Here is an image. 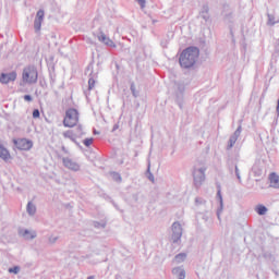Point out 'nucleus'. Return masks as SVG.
<instances>
[{
  "instance_id": "obj_38",
  "label": "nucleus",
  "mask_w": 279,
  "mask_h": 279,
  "mask_svg": "<svg viewBox=\"0 0 279 279\" xmlns=\"http://www.w3.org/2000/svg\"><path fill=\"white\" fill-rule=\"evenodd\" d=\"M72 143H74L77 147H80L82 149V145L78 144L77 140H75L74 137V141H72Z\"/></svg>"
},
{
  "instance_id": "obj_4",
  "label": "nucleus",
  "mask_w": 279,
  "mask_h": 279,
  "mask_svg": "<svg viewBox=\"0 0 279 279\" xmlns=\"http://www.w3.org/2000/svg\"><path fill=\"white\" fill-rule=\"evenodd\" d=\"M192 175H193V184L195 189H201L202 184L206 182V167L194 168Z\"/></svg>"
},
{
  "instance_id": "obj_9",
  "label": "nucleus",
  "mask_w": 279,
  "mask_h": 279,
  "mask_svg": "<svg viewBox=\"0 0 279 279\" xmlns=\"http://www.w3.org/2000/svg\"><path fill=\"white\" fill-rule=\"evenodd\" d=\"M241 132H243V128L240 124L238 129L234 131V133L230 136L227 145V150L232 149V147L236 145V141H239V136H241Z\"/></svg>"
},
{
  "instance_id": "obj_44",
  "label": "nucleus",
  "mask_w": 279,
  "mask_h": 279,
  "mask_svg": "<svg viewBox=\"0 0 279 279\" xmlns=\"http://www.w3.org/2000/svg\"><path fill=\"white\" fill-rule=\"evenodd\" d=\"M230 34H231L232 38H234V33L232 31H230Z\"/></svg>"
},
{
  "instance_id": "obj_21",
  "label": "nucleus",
  "mask_w": 279,
  "mask_h": 279,
  "mask_svg": "<svg viewBox=\"0 0 279 279\" xmlns=\"http://www.w3.org/2000/svg\"><path fill=\"white\" fill-rule=\"evenodd\" d=\"M267 206L263 205V204H258L255 207V213H257V215H259V217H263V215H267Z\"/></svg>"
},
{
  "instance_id": "obj_6",
  "label": "nucleus",
  "mask_w": 279,
  "mask_h": 279,
  "mask_svg": "<svg viewBox=\"0 0 279 279\" xmlns=\"http://www.w3.org/2000/svg\"><path fill=\"white\" fill-rule=\"evenodd\" d=\"M44 21H45V10L39 9L35 15V20H34L35 34H38L40 32V29H43Z\"/></svg>"
},
{
  "instance_id": "obj_39",
  "label": "nucleus",
  "mask_w": 279,
  "mask_h": 279,
  "mask_svg": "<svg viewBox=\"0 0 279 279\" xmlns=\"http://www.w3.org/2000/svg\"><path fill=\"white\" fill-rule=\"evenodd\" d=\"M160 45H161V47L166 48L167 47V40H161Z\"/></svg>"
},
{
  "instance_id": "obj_42",
  "label": "nucleus",
  "mask_w": 279,
  "mask_h": 279,
  "mask_svg": "<svg viewBox=\"0 0 279 279\" xmlns=\"http://www.w3.org/2000/svg\"><path fill=\"white\" fill-rule=\"evenodd\" d=\"M148 180H150V182H154V174L149 173Z\"/></svg>"
},
{
  "instance_id": "obj_3",
  "label": "nucleus",
  "mask_w": 279,
  "mask_h": 279,
  "mask_svg": "<svg viewBox=\"0 0 279 279\" xmlns=\"http://www.w3.org/2000/svg\"><path fill=\"white\" fill-rule=\"evenodd\" d=\"M77 123H80V111L75 108L68 109L63 119L64 128H75Z\"/></svg>"
},
{
  "instance_id": "obj_15",
  "label": "nucleus",
  "mask_w": 279,
  "mask_h": 279,
  "mask_svg": "<svg viewBox=\"0 0 279 279\" xmlns=\"http://www.w3.org/2000/svg\"><path fill=\"white\" fill-rule=\"evenodd\" d=\"M19 234L21 236H24V239H26L27 241H32V240L36 239V232L31 233V231L27 229H21L19 231Z\"/></svg>"
},
{
  "instance_id": "obj_35",
  "label": "nucleus",
  "mask_w": 279,
  "mask_h": 279,
  "mask_svg": "<svg viewBox=\"0 0 279 279\" xmlns=\"http://www.w3.org/2000/svg\"><path fill=\"white\" fill-rule=\"evenodd\" d=\"M58 239H59L58 236H50L49 238V243L53 244L58 241Z\"/></svg>"
},
{
  "instance_id": "obj_14",
  "label": "nucleus",
  "mask_w": 279,
  "mask_h": 279,
  "mask_svg": "<svg viewBox=\"0 0 279 279\" xmlns=\"http://www.w3.org/2000/svg\"><path fill=\"white\" fill-rule=\"evenodd\" d=\"M98 40L100 43H104V45H107V47H117V45H114V41H112V39H110L109 37L106 36V34L104 32H100L97 36Z\"/></svg>"
},
{
  "instance_id": "obj_18",
  "label": "nucleus",
  "mask_w": 279,
  "mask_h": 279,
  "mask_svg": "<svg viewBox=\"0 0 279 279\" xmlns=\"http://www.w3.org/2000/svg\"><path fill=\"white\" fill-rule=\"evenodd\" d=\"M0 158L4 160V162H8V160L11 158L10 150H8V148H5L2 144H0Z\"/></svg>"
},
{
  "instance_id": "obj_47",
  "label": "nucleus",
  "mask_w": 279,
  "mask_h": 279,
  "mask_svg": "<svg viewBox=\"0 0 279 279\" xmlns=\"http://www.w3.org/2000/svg\"><path fill=\"white\" fill-rule=\"evenodd\" d=\"M62 150H63V151H66V148L63 146V147H62Z\"/></svg>"
},
{
  "instance_id": "obj_28",
  "label": "nucleus",
  "mask_w": 279,
  "mask_h": 279,
  "mask_svg": "<svg viewBox=\"0 0 279 279\" xmlns=\"http://www.w3.org/2000/svg\"><path fill=\"white\" fill-rule=\"evenodd\" d=\"M19 271H21V267L20 266H14L9 268V274H19Z\"/></svg>"
},
{
  "instance_id": "obj_25",
  "label": "nucleus",
  "mask_w": 279,
  "mask_h": 279,
  "mask_svg": "<svg viewBox=\"0 0 279 279\" xmlns=\"http://www.w3.org/2000/svg\"><path fill=\"white\" fill-rule=\"evenodd\" d=\"M130 90H131L133 97H135V98L138 97L140 92L136 90V84H134V82L131 83Z\"/></svg>"
},
{
  "instance_id": "obj_8",
  "label": "nucleus",
  "mask_w": 279,
  "mask_h": 279,
  "mask_svg": "<svg viewBox=\"0 0 279 279\" xmlns=\"http://www.w3.org/2000/svg\"><path fill=\"white\" fill-rule=\"evenodd\" d=\"M184 90H186V87H184V83H179L177 85V104L179 108L182 110V105L184 104Z\"/></svg>"
},
{
  "instance_id": "obj_16",
  "label": "nucleus",
  "mask_w": 279,
  "mask_h": 279,
  "mask_svg": "<svg viewBox=\"0 0 279 279\" xmlns=\"http://www.w3.org/2000/svg\"><path fill=\"white\" fill-rule=\"evenodd\" d=\"M172 274L178 279H185L186 278V271L182 267H174L172 269Z\"/></svg>"
},
{
  "instance_id": "obj_29",
  "label": "nucleus",
  "mask_w": 279,
  "mask_h": 279,
  "mask_svg": "<svg viewBox=\"0 0 279 279\" xmlns=\"http://www.w3.org/2000/svg\"><path fill=\"white\" fill-rule=\"evenodd\" d=\"M93 137H89V138H85L83 141V145H85V147H90V145H93Z\"/></svg>"
},
{
  "instance_id": "obj_40",
  "label": "nucleus",
  "mask_w": 279,
  "mask_h": 279,
  "mask_svg": "<svg viewBox=\"0 0 279 279\" xmlns=\"http://www.w3.org/2000/svg\"><path fill=\"white\" fill-rule=\"evenodd\" d=\"M76 130H77L78 134H82V124L77 125Z\"/></svg>"
},
{
  "instance_id": "obj_31",
  "label": "nucleus",
  "mask_w": 279,
  "mask_h": 279,
  "mask_svg": "<svg viewBox=\"0 0 279 279\" xmlns=\"http://www.w3.org/2000/svg\"><path fill=\"white\" fill-rule=\"evenodd\" d=\"M94 228H106V222L94 221Z\"/></svg>"
},
{
  "instance_id": "obj_10",
  "label": "nucleus",
  "mask_w": 279,
  "mask_h": 279,
  "mask_svg": "<svg viewBox=\"0 0 279 279\" xmlns=\"http://www.w3.org/2000/svg\"><path fill=\"white\" fill-rule=\"evenodd\" d=\"M62 162H63V167H65V169H69L70 171H80L81 166L80 163H77L76 161H74L73 159L69 158V157H63L62 158Z\"/></svg>"
},
{
  "instance_id": "obj_23",
  "label": "nucleus",
  "mask_w": 279,
  "mask_h": 279,
  "mask_svg": "<svg viewBox=\"0 0 279 279\" xmlns=\"http://www.w3.org/2000/svg\"><path fill=\"white\" fill-rule=\"evenodd\" d=\"M174 260L175 263L180 264V263H184V260H186V253H179L174 256Z\"/></svg>"
},
{
  "instance_id": "obj_11",
  "label": "nucleus",
  "mask_w": 279,
  "mask_h": 279,
  "mask_svg": "<svg viewBox=\"0 0 279 279\" xmlns=\"http://www.w3.org/2000/svg\"><path fill=\"white\" fill-rule=\"evenodd\" d=\"M16 71L0 74V84H10V82H16Z\"/></svg>"
},
{
  "instance_id": "obj_22",
  "label": "nucleus",
  "mask_w": 279,
  "mask_h": 279,
  "mask_svg": "<svg viewBox=\"0 0 279 279\" xmlns=\"http://www.w3.org/2000/svg\"><path fill=\"white\" fill-rule=\"evenodd\" d=\"M26 213L31 217H34V215H36V205H34L32 202H28L26 206Z\"/></svg>"
},
{
  "instance_id": "obj_48",
  "label": "nucleus",
  "mask_w": 279,
  "mask_h": 279,
  "mask_svg": "<svg viewBox=\"0 0 279 279\" xmlns=\"http://www.w3.org/2000/svg\"><path fill=\"white\" fill-rule=\"evenodd\" d=\"M84 93H85L86 97H88V92H84Z\"/></svg>"
},
{
  "instance_id": "obj_19",
  "label": "nucleus",
  "mask_w": 279,
  "mask_h": 279,
  "mask_svg": "<svg viewBox=\"0 0 279 279\" xmlns=\"http://www.w3.org/2000/svg\"><path fill=\"white\" fill-rule=\"evenodd\" d=\"M229 171L230 173H234L238 181L241 183L242 179H241V170H239V166L236 165H229Z\"/></svg>"
},
{
  "instance_id": "obj_20",
  "label": "nucleus",
  "mask_w": 279,
  "mask_h": 279,
  "mask_svg": "<svg viewBox=\"0 0 279 279\" xmlns=\"http://www.w3.org/2000/svg\"><path fill=\"white\" fill-rule=\"evenodd\" d=\"M269 181L274 189H279V175L276 172L270 173Z\"/></svg>"
},
{
  "instance_id": "obj_45",
  "label": "nucleus",
  "mask_w": 279,
  "mask_h": 279,
  "mask_svg": "<svg viewBox=\"0 0 279 279\" xmlns=\"http://www.w3.org/2000/svg\"><path fill=\"white\" fill-rule=\"evenodd\" d=\"M119 180H121V175L119 173L116 174Z\"/></svg>"
},
{
  "instance_id": "obj_1",
  "label": "nucleus",
  "mask_w": 279,
  "mask_h": 279,
  "mask_svg": "<svg viewBox=\"0 0 279 279\" xmlns=\"http://www.w3.org/2000/svg\"><path fill=\"white\" fill-rule=\"evenodd\" d=\"M197 58H199V48L195 46L185 48L179 57L181 69H193L195 62H197Z\"/></svg>"
},
{
  "instance_id": "obj_17",
  "label": "nucleus",
  "mask_w": 279,
  "mask_h": 279,
  "mask_svg": "<svg viewBox=\"0 0 279 279\" xmlns=\"http://www.w3.org/2000/svg\"><path fill=\"white\" fill-rule=\"evenodd\" d=\"M48 71H49L50 86L51 88H53V86H56V78H57L56 65L50 66Z\"/></svg>"
},
{
  "instance_id": "obj_37",
  "label": "nucleus",
  "mask_w": 279,
  "mask_h": 279,
  "mask_svg": "<svg viewBox=\"0 0 279 279\" xmlns=\"http://www.w3.org/2000/svg\"><path fill=\"white\" fill-rule=\"evenodd\" d=\"M137 3H140L141 8H145V3L146 1L145 0H136Z\"/></svg>"
},
{
  "instance_id": "obj_34",
  "label": "nucleus",
  "mask_w": 279,
  "mask_h": 279,
  "mask_svg": "<svg viewBox=\"0 0 279 279\" xmlns=\"http://www.w3.org/2000/svg\"><path fill=\"white\" fill-rule=\"evenodd\" d=\"M24 101H34V98L32 97V95L27 94V95H24Z\"/></svg>"
},
{
  "instance_id": "obj_43",
  "label": "nucleus",
  "mask_w": 279,
  "mask_h": 279,
  "mask_svg": "<svg viewBox=\"0 0 279 279\" xmlns=\"http://www.w3.org/2000/svg\"><path fill=\"white\" fill-rule=\"evenodd\" d=\"M151 169V163L148 162L147 171L149 172Z\"/></svg>"
},
{
  "instance_id": "obj_30",
  "label": "nucleus",
  "mask_w": 279,
  "mask_h": 279,
  "mask_svg": "<svg viewBox=\"0 0 279 279\" xmlns=\"http://www.w3.org/2000/svg\"><path fill=\"white\" fill-rule=\"evenodd\" d=\"M131 202L133 204H137L138 203V193H134L131 195Z\"/></svg>"
},
{
  "instance_id": "obj_33",
  "label": "nucleus",
  "mask_w": 279,
  "mask_h": 279,
  "mask_svg": "<svg viewBox=\"0 0 279 279\" xmlns=\"http://www.w3.org/2000/svg\"><path fill=\"white\" fill-rule=\"evenodd\" d=\"M33 119H40V110L38 109L33 110Z\"/></svg>"
},
{
  "instance_id": "obj_46",
  "label": "nucleus",
  "mask_w": 279,
  "mask_h": 279,
  "mask_svg": "<svg viewBox=\"0 0 279 279\" xmlns=\"http://www.w3.org/2000/svg\"><path fill=\"white\" fill-rule=\"evenodd\" d=\"M87 279H95V276H89L87 277Z\"/></svg>"
},
{
  "instance_id": "obj_24",
  "label": "nucleus",
  "mask_w": 279,
  "mask_h": 279,
  "mask_svg": "<svg viewBox=\"0 0 279 279\" xmlns=\"http://www.w3.org/2000/svg\"><path fill=\"white\" fill-rule=\"evenodd\" d=\"M267 17H268V22L267 25H276L277 23H279V21H276V15L271 14V13H267Z\"/></svg>"
},
{
  "instance_id": "obj_41",
  "label": "nucleus",
  "mask_w": 279,
  "mask_h": 279,
  "mask_svg": "<svg viewBox=\"0 0 279 279\" xmlns=\"http://www.w3.org/2000/svg\"><path fill=\"white\" fill-rule=\"evenodd\" d=\"M276 110H277V116L279 117V98L277 100V108H276Z\"/></svg>"
},
{
  "instance_id": "obj_7",
  "label": "nucleus",
  "mask_w": 279,
  "mask_h": 279,
  "mask_svg": "<svg viewBox=\"0 0 279 279\" xmlns=\"http://www.w3.org/2000/svg\"><path fill=\"white\" fill-rule=\"evenodd\" d=\"M172 242L178 243L182 239V225L179 221L172 223Z\"/></svg>"
},
{
  "instance_id": "obj_32",
  "label": "nucleus",
  "mask_w": 279,
  "mask_h": 279,
  "mask_svg": "<svg viewBox=\"0 0 279 279\" xmlns=\"http://www.w3.org/2000/svg\"><path fill=\"white\" fill-rule=\"evenodd\" d=\"M226 8H228V7H225L223 16H225V19L230 21V19H232V11H229L228 13H226Z\"/></svg>"
},
{
  "instance_id": "obj_26",
  "label": "nucleus",
  "mask_w": 279,
  "mask_h": 279,
  "mask_svg": "<svg viewBox=\"0 0 279 279\" xmlns=\"http://www.w3.org/2000/svg\"><path fill=\"white\" fill-rule=\"evenodd\" d=\"M94 88H95V78L93 77V75H90L88 78L87 92L90 93V90H93Z\"/></svg>"
},
{
  "instance_id": "obj_12",
  "label": "nucleus",
  "mask_w": 279,
  "mask_h": 279,
  "mask_svg": "<svg viewBox=\"0 0 279 279\" xmlns=\"http://www.w3.org/2000/svg\"><path fill=\"white\" fill-rule=\"evenodd\" d=\"M199 16L201 19H204L205 23H208V21H210V7H208V3L202 5Z\"/></svg>"
},
{
  "instance_id": "obj_27",
  "label": "nucleus",
  "mask_w": 279,
  "mask_h": 279,
  "mask_svg": "<svg viewBox=\"0 0 279 279\" xmlns=\"http://www.w3.org/2000/svg\"><path fill=\"white\" fill-rule=\"evenodd\" d=\"M64 138H70V141H75V135L73 134V131L69 130L63 133Z\"/></svg>"
},
{
  "instance_id": "obj_2",
  "label": "nucleus",
  "mask_w": 279,
  "mask_h": 279,
  "mask_svg": "<svg viewBox=\"0 0 279 279\" xmlns=\"http://www.w3.org/2000/svg\"><path fill=\"white\" fill-rule=\"evenodd\" d=\"M23 84H36L38 82V70L34 65H28L23 69Z\"/></svg>"
},
{
  "instance_id": "obj_5",
  "label": "nucleus",
  "mask_w": 279,
  "mask_h": 279,
  "mask_svg": "<svg viewBox=\"0 0 279 279\" xmlns=\"http://www.w3.org/2000/svg\"><path fill=\"white\" fill-rule=\"evenodd\" d=\"M13 144L15 145L16 149H20V151H29V149L34 147V142L27 138L13 140Z\"/></svg>"
},
{
  "instance_id": "obj_13",
  "label": "nucleus",
  "mask_w": 279,
  "mask_h": 279,
  "mask_svg": "<svg viewBox=\"0 0 279 279\" xmlns=\"http://www.w3.org/2000/svg\"><path fill=\"white\" fill-rule=\"evenodd\" d=\"M216 197L219 202V207L217 209V217H218V219H221V213H223V196L221 195V187L220 186H218Z\"/></svg>"
},
{
  "instance_id": "obj_36",
  "label": "nucleus",
  "mask_w": 279,
  "mask_h": 279,
  "mask_svg": "<svg viewBox=\"0 0 279 279\" xmlns=\"http://www.w3.org/2000/svg\"><path fill=\"white\" fill-rule=\"evenodd\" d=\"M196 204H206V201H204L203 198L196 197L195 198Z\"/></svg>"
}]
</instances>
